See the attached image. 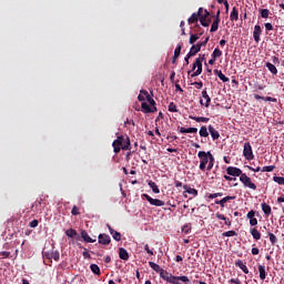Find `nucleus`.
Wrapping results in <instances>:
<instances>
[{
	"label": "nucleus",
	"instance_id": "37",
	"mask_svg": "<svg viewBox=\"0 0 284 284\" xmlns=\"http://www.w3.org/2000/svg\"><path fill=\"white\" fill-rule=\"evenodd\" d=\"M199 39H201V33L200 34L191 33L190 39H189V43L191 45H194V42L197 41Z\"/></svg>",
	"mask_w": 284,
	"mask_h": 284
},
{
	"label": "nucleus",
	"instance_id": "6",
	"mask_svg": "<svg viewBox=\"0 0 284 284\" xmlns=\"http://www.w3.org/2000/svg\"><path fill=\"white\" fill-rule=\"evenodd\" d=\"M241 183H243L244 187H250V190H256V184L252 182V179L247 176V174L243 173L240 176Z\"/></svg>",
	"mask_w": 284,
	"mask_h": 284
},
{
	"label": "nucleus",
	"instance_id": "1",
	"mask_svg": "<svg viewBox=\"0 0 284 284\" xmlns=\"http://www.w3.org/2000/svg\"><path fill=\"white\" fill-rule=\"evenodd\" d=\"M197 156L200 159V170L205 172L206 168L207 172L212 171V168H214V155L212 152L200 151Z\"/></svg>",
	"mask_w": 284,
	"mask_h": 284
},
{
	"label": "nucleus",
	"instance_id": "40",
	"mask_svg": "<svg viewBox=\"0 0 284 284\" xmlns=\"http://www.w3.org/2000/svg\"><path fill=\"white\" fill-rule=\"evenodd\" d=\"M219 23H221V19H215L211 26V32H216L219 30Z\"/></svg>",
	"mask_w": 284,
	"mask_h": 284
},
{
	"label": "nucleus",
	"instance_id": "33",
	"mask_svg": "<svg viewBox=\"0 0 284 284\" xmlns=\"http://www.w3.org/2000/svg\"><path fill=\"white\" fill-rule=\"evenodd\" d=\"M199 19H201L199 13H192V16L187 19V22L190 26H192L193 23H197Z\"/></svg>",
	"mask_w": 284,
	"mask_h": 284
},
{
	"label": "nucleus",
	"instance_id": "11",
	"mask_svg": "<svg viewBox=\"0 0 284 284\" xmlns=\"http://www.w3.org/2000/svg\"><path fill=\"white\" fill-rule=\"evenodd\" d=\"M261 34H263V29L261 28V26L256 24L254 27V31H253V39H254L255 43L261 42Z\"/></svg>",
	"mask_w": 284,
	"mask_h": 284
},
{
	"label": "nucleus",
	"instance_id": "59",
	"mask_svg": "<svg viewBox=\"0 0 284 284\" xmlns=\"http://www.w3.org/2000/svg\"><path fill=\"white\" fill-rule=\"evenodd\" d=\"M254 216H256V212H254V211H250V212L246 214V219H250V220L254 219Z\"/></svg>",
	"mask_w": 284,
	"mask_h": 284
},
{
	"label": "nucleus",
	"instance_id": "54",
	"mask_svg": "<svg viewBox=\"0 0 284 284\" xmlns=\"http://www.w3.org/2000/svg\"><path fill=\"white\" fill-rule=\"evenodd\" d=\"M39 226V220H32L29 224V227H38Z\"/></svg>",
	"mask_w": 284,
	"mask_h": 284
},
{
	"label": "nucleus",
	"instance_id": "51",
	"mask_svg": "<svg viewBox=\"0 0 284 284\" xmlns=\"http://www.w3.org/2000/svg\"><path fill=\"white\" fill-rule=\"evenodd\" d=\"M0 256H1V258H10V252L2 251V252H0Z\"/></svg>",
	"mask_w": 284,
	"mask_h": 284
},
{
	"label": "nucleus",
	"instance_id": "3",
	"mask_svg": "<svg viewBox=\"0 0 284 284\" xmlns=\"http://www.w3.org/2000/svg\"><path fill=\"white\" fill-rule=\"evenodd\" d=\"M209 41H210V37H206L204 41H200L196 44H193L190 49V55L194 54L196 57V54L201 52V48H205Z\"/></svg>",
	"mask_w": 284,
	"mask_h": 284
},
{
	"label": "nucleus",
	"instance_id": "2",
	"mask_svg": "<svg viewBox=\"0 0 284 284\" xmlns=\"http://www.w3.org/2000/svg\"><path fill=\"white\" fill-rule=\"evenodd\" d=\"M112 148L115 154H119L121 150H124V151L131 150L132 144L130 142V136L119 135L116 140L113 141Z\"/></svg>",
	"mask_w": 284,
	"mask_h": 284
},
{
	"label": "nucleus",
	"instance_id": "57",
	"mask_svg": "<svg viewBox=\"0 0 284 284\" xmlns=\"http://www.w3.org/2000/svg\"><path fill=\"white\" fill-rule=\"evenodd\" d=\"M215 216H216V219H219V221H226V216L225 215H223L222 213H216L215 214Z\"/></svg>",
	"mask_w": 284,
	"mask_h": 284
},
{
	"label": "nucleus",
	"instance_id": "10",
	"mask_svg": "<svg viewBox=\"0 0 284 284\" xmlns=\"http://www.w3.org/2000/svg\"><path fill=\"white\" fill-rule=\"evenodd\" d=\"M98 241L100 245H110V243H112V239L105 233L99 234Z\"/></svg>",
	"mask_w": 284,
	"mask_h": 284
},
{
	"label": "nucleus",
	"instance_id": "55",
	"mask_svg": "<svg viewBox=\"0 0 284 284\" xmlns=\"http://www.w3.org/2000/svg\"><path fill=\"white\" fill-rule=\"evenodd\" d=\"M170 273L168 271H165V273L160 274L161 278H163V281H168V278H170Z\"/></svg>",
	"mask_w": 284,
	"mask_h": 284
},
{
	"label": "nucleus",
	"instance_id": "60",
	"mask_svg": "<svg viewBox=\"0 0 284 284\" xmlns=\"http://www.w3.org/2000/svg\"><path fill=\"white\" fill-rule=\"evenodd\" d=\"M191 85H195L197 90H201V88H203V82H193Z\"/></svg>",
	"mask_w": 284,
	"mask_h": 284
},
{
	"label": "nucleus",
	"instance_id": "46",
	"mask_svg": "<svg viewBox=\"0 0 284 284\" xmlns=\"http://www.w3.org/2000/svg\"><path fill=\"white\" fill-rule=\"evenodd\" d=\"M169 112H179V109L176 108V104L174 102H170Z\"/></svg>",
	"mask_w": 284,
	"mask_h": 284
},
{
	"label": "nucleus",
	"instance_id": "30",
	"mask_svg": "<svg viewBox=\"0 0 284 284\" xmlns=\"http://www.w3.org/2000/svg\"><path fill=\"white\" fill-rule=\"evenodd\" d=\"M231 21H239V9L236 7H233L231 14H230Z\"/></svg>",
	"mask_w": 284,
	"mask_h": 284
},
{
	"label": "nucleus",
	"instance_id": "21",
	"mask_svg": "<svg viewBox=\"0 0 284 284\" xmlns=\"http://www.w3.org/2000/svg\"><path fill=\"white\" fill-rule=\"evenodd\" d=\"M196 132H199V129L196 128H189V129H185L183 126L180 128L181 134H196Z\"/></svg>",
	"mask_w": 284,
	"mask_h": 284
},
{
	"label": "nucleus",
	"instance_id": "39",
	"mask_svg": "<svg viewBox=\"0 0 284 284\" xmlns=\"http://www.w3.org/2000/svg\"><path fill=\"white\" fill-rule=\"evenodd\" d=\"M90 270H91V272H93V274H97V276H99L101 274V268L97 264H91Z\"/></svg>",
	"mask_w": 284,
	"mask_h": 284
},
{
	"label": "nucleus",
	"instance_id": "36",
	"mask_svg": "<svg viewBox=\"0 0 284 284\" xmlns=\"http://www.w3.org/2000/svg\"><path fill=\"white\" fill-rule=\"evenodd\" d=\"M251 235L255 241H261V232H258L256 227L251 229Z\"/></svg>",
	"mask_w": 284,
	"mask_h": 284
},
{
	"label": "nucleus",
	"instance_id": "35",
	"mask_svg": "<svg viewBox=\"0 0 284 284\" xmlns=\"http://www.w3.org/2000/svg\"><path fill=\"white\" fill-rule=\"evenodd\" d=\"M200 22L203 28H210V23H212V20L205 17H200Z\"/></svg>",
	"mask_w": 284,
	"mask_h": 284
},
{
	"label": "nucleus",
	"instance_id": "47",
	"mask_svg": "<svg viewBox=\"0 0 284 284\" xmlns=\"http://www.w3.org/2000/svg\"><path fill=\"white\" fill-rule=\"evenodd\" d=\"M219 196H223V193H211L207 195V199H219Z\"/></svg>",
	"mask_w": 284,
	"mask_h": 284
},
{
	"label": "nucleus",
	"instance_id": "18",
	"mask_svg": "<svg viewBox=\"0 0 284 284\" xmlns=\"http://www.w3.org/2000/svg\"><path fill=\"white\" fill-rule=\"evenodd\" d=\"M81 239H83V241H85V243H97V240H92V237H90V234H88V231L82 230L80 233Z\"/></svg>",
	"mask_w": 284,
	"mask_h": 284
},
{
	"label": "nucleus",
	"instance_id": "27",
	"mask_svg": "<svg viewBox=\"0 0 284 284\" xmlns=\"http://www.w3.org/2000/svg\"><path fill=\"white\" fill-rule=\"evenodd\" d=\"M207 130H209V128L205 125H202L200 128L199 134H200V136H202V139H207L210 136V131H207Z\"/></svg>",
	"mask_w": 284,
	"mask_h": 284
},
{
	"label": "nucleus",
	"instance_id": "15",
	"mask_svg": "<svg viewBox=\"0 0 284 284\" xmlns=\"http://www.w3.org/2000/svg\"><path fill=\"white\" fill-rule=\"evenodd\" d=\"M141 94H144L146 98L148 103L150 104L151 108H156V101L150 97V93L145 90H141Z\"/></svg>",
	"mask_w": 284,
	"mask_h": 284
},
{
	"label": "nucleus",
	"instance_id": "52",
	"mask_svg": "<svg viewBox=\"0 0 284 284\" xmlns=\"http://www.w3.org/2000/svg\"><path fill=\"white\" fill-rule=\"evenodd\" d=\"M144 250H145L146 254H150L151 256H154V251L150 250V245L145 244Z\"/></svg>",
	"mask_w": 284,
	"mask_h": 284
},
{
	"label": "nucleus",
	"instance_id": "38",
	"mask_svg": "<svg viewBox=\"0 0 284 284\" xmlns=\"http://www.w3.org/2000/svg\"><path fill=\"white\" fill-rule=\"evenodd\" d=\"M65 234L69 236V239H77L78 233L74 229H69L65 231Z\"/></svg>",
	"mask_w": 284,
	"mask_h": 284
},
{
	"label": "nucleus",
	"instance_id": "20",
	"mask_svg": "<svg viewBox=\"0 0 284 284\" xmlns=\"http://www.w3.org/2000/svg\"><path fill=\"white\" fill-rule=\"evenodd\" d=\"M119 256L122 261H129L130 260V253H128V250L120 247L119 248Z\"/></svg>",
	"mask_w": 284,
	"mask_h": 284
},
{
	"label": "nucleus",
	"instance_id": "22",
	"mask_svg": "<svg viewBox=\"0 0 284 284\" xmlns=\"http://www.w3.org/2000/svg\"><path fill=\"white\" fill-rule=\"evenodd\" d=\"M235 266L240 267V270H242V272H244V274H250V270L247 268V265H245V263H243L241 260H237L235 262Z\"/></svg>",
	"mask_w": 284,
	"mask_h": 284
},
{
	"label": "nucleus",
	"instance_id": "56",
	"mask_svg": "<svg viewBox=\"0 0 284 284\" xmlns=\"http://www.w3.org/2000/svg\"><path fill=\"white\" fill-rule=\"evenodd\" d=\"M82 255H83L84 258H92L88 248H84V251L82 252Z\"/></svg>",
	"mask_w": 284,
	"mask_h": 284
},
{
	"label": "nucleus",
	"instance_id": "34",
	"mask_svg": "<svg viewBox=\"0 0 284 284\" xmlns=\"http://www.w3.org/2000/svg\"><path fill=\"white\" fill-rule=\"evenodd\" d=\"M266 68L271 71V74H278V69L272 62H266Z\"/></svg>",
	"mask_w": 284,
	"mask_h": 284
},
{
	"label": "nucleus",
	"instance_id": "43",
	"mask_svg": "<svg viewBox=\"0 0 284 284\" xmlns=\"http://www.w3.org/2000/svg\"><path fill=\"white\" fill-rule=\"evenodd\" d=\"M274 183H277L278 185H284V178L283 176H273Z\"/></svg>",
	"mask_w": 284,
	"mask_h": 284
},
{
	"label": "nucleus",
	"instance_id": "17",
	"mask_svg": "<svg viewBox=\"0 0 284 284\" xmlns=\"http://www.w3.org/2000/svg\"><path fill=\"white\" fill-rule=\"evenodd\" d=\"M149 267L158 274H165V270L161 268V266L154 262H149Z\"/></svg>",
	"mask_w": 284,
	"mask_h": 284
},
{
	"label": "nucleus",
	"instance_id": "23",
	"mask_svg": "<svg viewBox=\"0 0 284 284\" xmlns=\"http://www.w3.org/2000/svg\"><path fill=\"white\" fill-rule=\"evenodd\" d=\"M183 190H185L186 194H191L192 196H199V191L196 189L190 187V185L184 184Z\"/></svg>",
	"mask_w": 284,
	"mask_h": 284
},
{
	"label": "nucleus",
	"instance_id": "62",
	"mask_svg": "<svg viewBox=\"0 0 284 284\" xmlns=\"http://www.w3.org/2000/svg\"><path fill=\"white\" fill-rule=\"evenodd\" d=\"M264 26H265L266 30H268V31L274 30V26H272V23H270V22H266Z\"/></svg>",
	"mask_w": 284,
	"mask_h": 284
},
{
	"label": "nucleus",
	"instance_id": "63",
	"mask_svg": "<svg viewBox=\"0 0 284 284\" xmlns=\"http://www.w3.org/2000/svg\"><path fill=\"white\" fill-rule=\"evenodd\" d=\"M251 252L253 256H257V254H260L261 251L258 250V247H253Z\"/></svg>",
	"mask_w": 284,
	"mask_h": 284
},
{
	"label": "nucleus",
	"instance_id": "53",
	"mask_svg": "<svg viewBox=\"0 0 284 284\" xmlns=\"http://www.w3.org/2000/svg\"><path fill=\"white\" fill-rule=\"evenodd\" d=\"M71 214H72L73 216H79V214H80L79 207L73 206L72 210H71Z\"/></svg>",
	"mask_w": 284,
	"mask_h": 284
},
{
	"label": "nucleus",
	"instance_id": "41",
	"mask_svg": "<svg viewBox=\"0 0 284 284\" xmlns=\"http://www.w3.org/2000/svg\"><path fill=\"white\" fill-rule=\"evenodd\" d=\"M220 57H223V51H221V49L215 48L213 53H212V58L213 59H219Z\"/></svg>",
	"mask_w": 284,
	"mask_h": 284
},
{
	"label": "nucleus",
	"instance_id": "16",
	"mask_svg": "<svg viewBox=\"0 0 284 284\" xmlns=\"http://www.w3.org/2000/svg\"><path fill=\"white\" fill-rule=\"evenodd\" d=\"M141 108L145 112V114H150V112H156L158 111L156 106L151 108L150 104H148V102H142Z\"/></svg>",
	"mask_w": 284,
	"mask_h": 284
},
{
	"label": "nucleus",
	"instance_id": "48",
	"mask_svg": "<svg viewBox=\"0 0 284 284\" xmlns=\"http://www.w3.org/2000/svg\"><path fill=\"white\" fill-rule=\"evenodd\" d=\"M222 236H236V231H226L222 233Z\"/></svg>",
	"mask_w": 284,
	"mask_h": 284
},
{
	"label": "nucleus",
	"instance_id": "49",
	"mask_svg": "<svg viewBox=\"0 0 284 284\" xmlns=\"http://www.w3.org/2000/svg\"><path fill=\"white\" fill-rule=\"evenodd\" d=\"M51 258H53V261H59V258H61V255L59 254V252H52L51 253Z\"/></svg>",
	"mask_w": 284,
	"mask_h": 284
},
{
	"label": "nucleus",
	"instance_id": "31",
	"mask_svg": "<svg viewBox=\"0 0 284 284\" xmlns=\"http://www.w3.org/2000/svg\"><path fill=\"white\" fill-rule=\"evenodd\" d=\"M148 185L151 187L154 194H160L161 190H159V185H156L152 180L148 182Z\"/></svg>",
	"mask_w": 284,
	"mask_h": 284
},
{
	"label": "nucleus",
	"instance_id": "28",
	"mask_svg": "<svg viewBox=\"0 0 284 284\" xmlns=\"http://www.w3.org/2000/svg\"><path fill=\"white\" fill-rule=\"evenodd\" d=\"M258 273L261 281H265L267 278V272L265 271V265H258Z\"/></svg>",
	"mask_w": 284,
	"mask_h": 284
},
{
	"label": "nucleus",
	"instance_id": "44",
	"mask_svg": "<svg viewBox=\"0 0 284 284\" xmlns=\"http://www.w3.org/2000/svg\"><path fill=\"white\" fill-rule=\"evenodd\" d=\"M260 14H261L262 19H267L270 17V10L268 9H262L260 11Z\"/></svg>",
	"mask_w": 284,
	"mask_h": 284
},
{
	"label": "nucleus",
	"instance_id": "64",
	"mask_svg": "<svg viewBox=\"0 0 284 284\" xmlns=\"http://www.w3.org/2000/svg\"><path fill=\"white\" fill-rule=\"evenodd\" d=\"M230 283L241 284V280H239V278H231Z\"/></svg>",
	"mask_w": 284,
	"mask_h": 284
},
{
	"label": "nucleus",
	"instance_id": "4",
	"mask_svg": "<svg viewBox=\"0 0 284 284\" xmlns=\"http://www.w3.org/2000/svg\"><path fill=\"white\" fill-rule=\"evenodd\" d=\"M179 281H182V283H190V277H187L185 275L174 276L172 274L169 277H166V283L181 284Z\"/></svg>",
	"mask_w": 284,
	"mask_h": 284
},
{
	"label": "nucleus",
	"instance_id": "26",
	"mask_svg": "<svg viewBox=\"0 0 284 284\" xmlns=\"http://www.w3.org/2000/svg\"><path fill=\"white\" fill-rule=\"evenodd\" d=\"M262 211L265 214V216H270V214H272V206H270V204L263 202L261 204Z\"/></svg>",
	"mask_w": 284,
	"mask_h": 284
},
{
	"label": "nucleus",
	"instance_id": "19",
	"mask_svg": "<svg viewBox=\"0 0 284 284\" xmlns=\"http://www.w3.org/2000/svg\"><path fill=\"white\" fill-rule=\"evenodd\" d=\"M181 50H183V43H180L176 45V48L174 50L172 63H176V59H179V57H181Z\"/></svg>",
	"mask_w": 284,
	"mask_h": 284
},
{
	"label": "nucleus",
	"instance_id": "50",
	"mask_svg": "<svg viewBox=\"0 0 284 284\" xmlns=\"http://www.w3.org/2000/svg\"><path fill=\"white\" fill-rule=\"evenodd\" d=\"M138 101H141L143 103L148 101V98L145 97V94L141 93L140 91V94L138 95Z\"/></svg>",
	"mask_w": 284,
	"mask_h": 284
},
{
	"label": "nucleus",
	"instance_id": "7",
	"mask_svg": "<svg viewBox=\"0 0 284 284\" xmlns=\"http://www.w3.org/2000/svg\"><path fill=\"white\" fill-rule=\"evenodd\" d=\"M143 197L150 202V205H155V207H163V205H165L164 201L159 199H153L149 194H143Z\"/></svg>",
	"mask_w": 284,
	"mask_h": 284
},
{
	"label": "nucleus",
	"instance_id": "24",
	"mask_svg": "<svg viewBox=\"0 0 284 284\" xmlns=\"http://www.w3.org/2000/svg\"><path fill=\"white\" fill-rule=\"evenodd\" d=\"M108 230L111 234V236L114 239V241H121V234L118 231H114V229H112V226L108 225Z\"/></svg>",
	"mask_w": 284,
	"mask_h": 284
},
{
	"label": "nucleus",
	"instance_id": "12",
	"mask_svg": "<svg viewBox=\"0 0 284 284\" xmlns=\"http://www.w3.org/2000/svg\"><path fill=\"white\" fill-rule=\"evenodd\" d=\"M202 99H205V103L203 100H200V105H205V108H210V103H212V98H210V94H207V89H204L202 91Z\"/></svg>",
	"mask_w": 284,
	"mask_h": 284
},
{
	"label": "nucleus",
	"instance_id": "42",
	"mask_svg": "<svg viewBox=\"0 0 284 284\" xmlns=\"http://www.w3.org/2000/svg\"><path fill=\"white\" fill-rule=\"evenodd\" d=\"M268 239L272 245H276V243H278V239L272 232H268Z\"/></svg>",
	"mask_w": 284,
	"mask_h": 284
},
{
	"label": "nucleus",
	"instance_id": "45",
	"mask_svg": "<svg viewBox=\"0 0 284 284\" xmlns=\"http://www.w3.org/2000/svg\"><path fill=\"white\" fill-rule=\"evenodd\" d=\"M274 170H276V165H268V166H264L261 172H274Z\"/></svg>",
	"mask_w": 284,
	"mask_h": 284
},
{
	"label": "nucleus",
	"instance_id": "14",
	"mask_svg": "<svg viewBox=\"0 0 284 284\" xmlns=\"http://www.w3.org/2000/svg\"><path fill=\"white\" fill-rule=\"evenodd\" d=\"M236 199V196H225L222 200H215V205H221V207H225V203H227V201H234Z\"/></svg>",
	"mask_w": 284,
	"mask_h": 284
},
{
	"label": "nucleus",
	"instance_id": "25",
	"mask_svg": "<svg viewBox=\"0 0 284 284\" xmlns=\"http://www.w3.org/2000/svg\"><path fill=\"white\" fill-rule=\"evenodd\" d=\"M189 119H191L192 121H196V123H209L210 122V118H204V116L190 115Z\"/></svg>",
	"mask_w": 284,
	"mask_h": 284
},
{
	"label": "nucleus",
	"instance_id": "8",
	"mask_svg": "<svg viewBox=\"0 0 284 284\" xmlns=\"http://www.w3.org/2000/svg\"><path fill=\"white\" fill-rule=\"evenodd\" d=\"M193 64L194 68H197V70L191 74V77L194 79V77H199L203 72V62H201V59H195Z\"/></svg>",
	"mask_w": 284,
	"mask_h": 284
},
{
	"label": "nucleus",
	"instance_id": "61",
	"mask_svg": "<svg viewBox=\"0 0 284 284\" xmlns=\"http://www.w3.org/2000/svg\"><path fill=\"white\" fill-rule=\"evenodd\" d=\"M250 225L254 226V225H258V220H256V217H253L250 220Z\"/></svg>",
	"mask_w": 284,
	"mask_h": 284
},
{
	"label": "nucleus",
	"instance_id": "29",
	"mask_svg": "<svg viewBox=\"0 0 284 284\" xmlns=\"http://www.w3.org/2000/svg\"><path fill=\"white\" fill-rule=\"evenodd\" d=\"M214 74H217L219 79L223 81V83L230 82V78L225 77V74H223V71L214 70Z\"/></svg>",
	"mask_w": 284,
	"mask_h": 284
},
{
	"label": "nucleus",
	"instance_id": "58",
	"mask_svg": "<svg viewBox=\"0 0 284 284\" xmlns=\"http://www.w3.org/2000/svg\"><path fill=\"white\" fill-rule=\"evenodd\" d=\"M191 57H195L194 54H191L190 55V51H189V53L186 54V57L184 58V61H185V65H190V58Z\"/></svg>",
	"mask_w": 284,
	"mask_h": 284
},
{
	"label": "nucleus",
	"instance_id": "13",
	"mask_svg": "<svg viewBox=\"0 0 284 284\" xmlns=\"http://www.w3.org/2000/svg\"><path fill=\"white\" fill-rule=\"evenodd\" d=\"M209 132L213 141H219V139H221V133H219V131H216L212 124L209 125Z\"/></svg>",
	"mask_w": 284,
	"mask_h": 284
},
{
	"label": "nucleus",
	"instance_id": "9",
	"mask_svg": "<svg viewBox=\"0 0 284 284\" xmlns=\"http://www.w3.org/2000/svg\"><path fill=\"white\" fill-rule=\"evenodd\" d=\"M226 174H229V176H240L241 174H243V171L236 166H229L226 169Z\"/></svg>",
	"mask_w": 284,
	"mask_h": 284
},
{
	"label": "nucleus",
	"instance_id": "5",
	"mask_svg": "<svg viewBox=\"0 0 284 284\" xmlns=\"http://www.w3.org/2000/svg\"><path fill=\"white\" fill-rule=\"evenodd\" d=\"M243 156L246 161H254V151H252V144L250 142L244 143Z\"/></svg>",
	"mask_w": 284,
	"mask_h": 284
},
{
	"label": "nucleus",
	"instance_id": "32",
	"mask_svg": "<svg viewBox=\"0 0 284 284\" xmlns=\"http://www.w3.org/2000/svg\"><path fill=\"white\" fill-rule=\"evenodd\" d=\"M254 99H256V101H260L261 99L263 101H271L272 103H276V98H272V97H261L258 94H254Z\"/></svg>",
	"mask_w": 284,
	"mask_h": 284
}]
</instances>
